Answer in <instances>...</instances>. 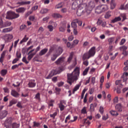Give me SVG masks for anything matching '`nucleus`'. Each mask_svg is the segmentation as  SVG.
Wrapping results in <instances>:
<instances>
[{
  "label": "nucleus",
  "mask_w": 128,
  "mask_h": 128,
  "mask_svg": "<svg viewBox=\"0 0 128 128\" xmlns=\"http://www.w3.org/2000/svg\"><path fill=\"white\" fill-rule=\"evenodd\" d=\"M16 106L18 108H22V102H18V103L16 104Z\"/></svg>",
  "instance_id": "obj_60"
},
{
  "label": "nucleus",
  "mask_w": 128,
  "mask_h": 128,
  "mask_svg": "<svg viewBox=\"0 0 128 128\" xmlns=\"http://www.w3.org/2000/svg\"><path fill=\"white\" fill-rule=\"evenodd\" d=\"M53 18H62V16L60 15V14H52Z\"/></svg>",
  "instance_id": "obj_35"
},
{
  "label": "nucleus",
  "mask_w": 128,
  "mask_h": 128,
  "mask_svg": "<svg viewBox=\"0 0 128 128\" xmlns=\"http://www.w3.org/2000/svg\"><path fill=\"white\" fill-rule=\"evenodd\" d=\"M20 128V124L16 123H13L12 124V128Z\"/></svg>",
  "instance_id": "obj_45"
},
{
  "label": "nucleus",
  "mask_w": 128,
  "mask_h": 128,
  "mask_svg": "<svg viewBox=\"0 0 128 128\" xmlns=\"http://www.w3.org/2000/svg\"><path fill=\"white\" fill-rule=\"evenodd\" d=\"M81 112L84 114H88V112H86V107L84 106L83 108L81 110Z\"/></svg>",
  "instance_id": "obj_41"
},
{
  "label": "nucleus",
  "mask_w": 128,
  "mask_h": 128,
  "mask_svg": "<svg viewBox=\"0 0 128 128\" xmlns=\"http://www.w3.org/2000/svg\"><path fill=\"white\" fill-rule=\"evenodd\" d=\"M80 67H76L73 72L72 74H68V82L70 86L72 84V82L74 80H78V76H80Z\"/></svg>",
  "instance_id": "obj_2"
},
{
  "label": "nucleus",
  "mask_w": 128,
  "mask_h": 128,
  "mask_svg": "<svg viewBox=\"0 0 128 128\" xmlns=\"http://www.w3.org/2000/svg\"><path fill=\"white\" fill-rule=\"evenodd\" d=\"M16 56L17 58H16L20 60V58H22V54L20 53V52L17 51L16 52Z\"/></svg>",
  "instance_id": "obj_36"
},
{
  "label": "nucleus",
  "mask_w": 128,
  "mask_h": 128,
  "mask_svg": "<svg viewBox=\"0 0 128 128\" xmlns=\"http://www.w3.org/2000/svg\"><path fill=\"white\" fill-rule=\"evenodd\" d=\"M20 17V14H16V12L9 11L7 12V15L6 16V18L7 20H14V18H18Z\"/></svg>",
  "instance_id": "obj_5"
},
{
  "label": "nucleus",
  "mask_w": 128,
  "mask_h": 128,
  "mask_svg": "<svg viewBox=\"0 0 128 128\" xmlns=\"http://www.w3.org/2000/svg\"><path fill=\"white\" fill-rule=\"evenodd\" d=\"M12 122V118H8L5 122V126L6 128H10V126Z\"/></svg>",
  "instance_id": "obj_9"
},
{
  "label": "nucleus",
  "mask_w": 128,
  "mask_h": 128,
  "mask_svg": "<svg viewBox=\"0 0 128 128\" xmlns=\"http://www.w3.org/2000/svg\"><path fill=\"white\" fill-rule=\"evenodd\" d=\"M58 114V112H54L53 114H50V118H54L56 116V115Z\"/></svg>",
  "instance_id": "obj_57"
},
{
  "label": "nucleus",
  "mask_w": 128,
  "mask_h": 128,
  "mask_svg": "<svg viewBox=\"0 0 128 128\" xmlns=\"http://www.w3.org/2000/svg\"><path fill=\"white\" fill-rule=\"evenodd\" d=\"M110 86H112V84H110V82H108L106 83V88H110Z\"/></svg>",
  "instance_id": "obj_55"
},
{
  "label": "nucleus",
  "mask_w": 128,
  "mask_h": 128,
  "mask_svg": "<svg viewBox=\"0 0 128 128\" xmlns=\"http://www.w3.org/2000/svg\"><path fill=\"white\" fill-rule=\"evenodd\" d=\"M26 24H23L20 26V30H26Z\"/></svg>",
  "instance_id": "obj_46"
},
{
  "label": "nucleus",
  "mask_w": 128,
  "mask_h": 128,
  "mask_svg": "<svg viewBox=\"0 0 128 128\" xmlns=\"http://www.w3.org/2000/svg\"><path fill=\"white\" fill-rule=\"evenodd\" d=\"M66 102L64 100H60V103L58 104V108H60V112H62V110H64L66 106L64 104H66Z\"/></svg>",
  "instance_id": "obj_7"
},
{
  "label": "nucleus",
  "mask_w": 128,
  "mask_h": 128,
  "mask_svg": "<svg viewBox=\"0 0 128 128\" xmlns=\"http://www.w3.org/2000/svg\"><path fill=\"white\" fill-rule=\"evenodd\" d=\"M12 26V22L6 21L4 22V24L2 25V28H7L8 26Z\"/></svg>",
  "instance_id": "obj_20"
},
{
  "label": "nucleus",
  "mask_w": 128,
  "mask_h": 128,
  "mask_svg": "<svg viewBox=\"0 0 128 128\" xmlns=\"http://www.w3.org/2000/svg\"><path fill=\"white\" fill-rule=\"evenodd\" d=\"M86 10L85 11L84 10V8H82V7H80L78 8L76 11V14L78 16H82L84 14L85 16H86Z\"/></svg>",
  "instance_id": "obj_8"
},
{
  "label": "nucleus",
  "mask_w": 128,
  "mask_h": 128,
  "mask_svg": "<svg viewBox=\"0 0 128 128\" xmlns=\"http://www.w3.org/2000/svg\"><path fill=\"white\" fill-rule=\"evenodd\" d=\"M30 4V1L27 2H17V4H20V6H24V4Z\"/></svg>",
  "instance_id": "obj_22"
},
{
  "label": "nucleus",
  "mask_w": 128,
  "mask_h": 128,
  "mask_svg": "<svg viewBox=\"0 0 128 128\" xmlns=\"http://www.w3.org/2000/svg\"><path fill=\"white\" fill-rule=\"evenodd\" d=\"M36 86V80H30L28 84V88H34Z\"/></svg>",
  "instance_id": "obj_12"
},
{
  "label": "nucleus",
  "mask_w": 128,
  "mask_h": 128,
  "mask_svg": "<svg viewBox=\"0 0 128 128\" xmlns=\"http://www.w3.org/2000/svg\"><path fill=\"white\" fill-rule=\"evenodd\" d=\"M12 28H13L12 27L4 28L2 30V32H4V34H6V32H12Z\"/></svg>",
  "instance_id": "obj_19"
},
{
  "label": "nucleus",
  "mask_w": 128,
  "mask_h": 128,
  "mask_svg": "<svg viewBox=\"0 0 128 128\" xmlns=\"http://www.w3.org/2000/svg\"><path fill=\"white\" fill-rule=\"evenodd\" d=\"M8 115V111L3 110L0 112V120H2V118H4L6 116Z\"/></svg>",
  "instance_id": "obj_14"
},
{
  "label": "nucleus",
  "mask_w": 128,
  "mask_h": 128,
  "mask_svg": "<svg viewBox=\"0 0 128 128\" xmlns=\"http://www.w3.org/2000/svg\"><path fill=\"white\" fill-rule=\"evenodd\" d=\"M116 2L114 0H112L110 2V8L111 10H114V8H116Z\"/></svg>",
  "instance_id": "obj_23"
},
{
  "label": "nucleus",
  "mask_w": 128,
  "mask_h": 128,
  "mask_svg": "<svg viewBox=\"0 0 128 128\" xmlns=\"http://www.w3.org/2000/svg\"><path fill=\"white\" fill-rule=\"evenodd\" d=\"M71 26L72 28H78V24H76V23H74V22H72Z\"/></svg>",
  "instance_id": "obj_49"
},
{
  "label": "nucleus",
  "mask_w": 128,
  "mask_h": 128,
  "mask_svg": "<svg viewBox=\"0 0 128 128\" xmlns=\"http://www.w3.org/2000/svg\"><path fill=\"white\" fill-rule=\"evenodd\" d=\"M86 89L84 88L82 93L80 100H82L84 98V94H86Z\"/></svg>",
  "instance_id": "obj_43"
},
{
  "label": "nucleus",
  "mask_w": 128,
  "mask_h": 128,
  "mask_svg": "<svg viewBox=\"0 0 128 128\" xmlns=\"http://www.w3.org/2000/svg\"><path fill=\"white\" fill-rule=\"evenodd\" d=\"M64 84V82H60L58 83V88H60V86H62Z\"/></svg>",
  "instance_id": "obj_58"
},
{
  "label": "nucleus",
  "mask_w": 128,
  "mask_h": 128,
  "mask_svg": "<svg viewBox=\"0 0 128 128\" xmlns=\"http://www.w3.org/2000/svg\"><path fill=\"white\" fill-rule=\"evenodd\" d=\"M126 41V39L122 38L120 43V46H122V44H124Z\"/></svg>",
  "instance_id": "obj_56"
},
{
  "label": "nucleus",
  "mask_w": 128,
  "mask_h": 128,
  "mask_svg": "<svg viewBox=\"0 0 128 128\" xmlns=\"http://www.w3.org/2000/svg\"><path fill=\"white\" fill-rule=\"evenodd\" d=\"M64 52V50H62V47H58L56 52H57V54H59V56H60V54H62V52Z\"/></svg>",
  "instance_id": "obj_29"
},
{
  "label": "nucleus",
  "mask_w": 128,
  "mask_h": 128,
  "mask_svg": "<svg viewBox=\"0 0 128 128\" xmlns=\"http://www.w3.org/2000/svg\"><path fill=\"white\" fill-rule=\"evenodd\" d=\"M78 6V2H74L72 4V8L73 10H76Z\"/></svg>",
  "instance_id": "obj_33"
},
{
  "label": "nucleus",
  "mask_w": 128,
  "mask_h": 128,
  "mask_svg": "<svg viewBox=\"0 0 128 128\" xmlns=\"http://www.w3.org/2000/svg\"><path fill=\"white\" fill-rule=\"evenodd\" d=\"M94 54H96V47L94 46L91 48L88 52L83 54L82 56V64L85 66H88L89 64L88 60H90V58L94 56Z\"/></svg>",
  "instance_id": "obj_1"
},
{
  "label": "nucleus",
  "mask_w": 128,
  "mask_h": 128,
  "mask_svg": "<svg viewBox=\"0 0 128 128\" xmlns=\"http://www.w3.org/2000/svg\"><path fill=\"white\" fill-rule=\"evenodd\" d=\"M94 2H90L88 3V7L86 8L85 14H86V16H90V14L92 10V8H94Z\"/></svg>",
  "instance_id": "obj_6"
},
{
  "label": "nucleus",
  "mask_w": 128,
  "mask_h": 128,
  "mask_svg": "<svg viewBox=\"0 0 128 128\" xmlns=\"http://www.w3.org/2000/svg\"><path fill=\"white\" fill-rule=\"evenodd\" d=\"M106 10H108V6L106 5H99L95 8V14H97L104 12Z\"/></svg>",
  "instance_id": "obj_3"
},
{
  "label": "nucleus",
  "mask_w": 128,
  "mask_h": 128,
  "mask_svg": "<svg viewBox=\"0 0 128 128\" xmlns=\"http://www.w3.org/2000/svg\"><path fill=\"white\" fill-rule=\"evenodd\" d=\"M66 29L64 28V26H61L59 28V31L62 32H64Z\"/></svg>",
  "instance_id": "obj_48"
},
{
  "label": "nucleus",
  "mask_w": 128,
  "mask_h": 128,
  "mask_svg": "<svg viewBox=\"0 0 128 128\" xmlns=\"http://www.w3.org/2000/svg\"><path fill=\"white\" fill-rule=\"evenodd\" d=\"M88 70H90V67L86 68L83 71L82 76H86L88 74Z\"/></svg>",
  "instance_id": "obj_32"
},
{
  "label": "nucleus",
  "mask_w": 128,
  "mask_h": 128,
  "mask_svg": "<svg viewBox=\"0 0 128 128\" xmlns=\"http://www.w3.org/2000/svg\"><path fill=\"white\" fill-rule=\"evenodd\" d=\"M115 108L117 112H122V104H118L116 105Z\"/></svg>",
  "instance_id": "obj_15"
},
{
  "label": "nucleus",
  "mask_w": 128,
  "mask_h": 128,
  "mask_svg": "<svg viewBox=\"0 0 128 128\" xmlns=\"http://www.w3.org/2000/svg\"><path fill=\"white\" fill-rule=\"evenodd\" d=\"M35 54L36 53H32L30 54L28 57V60H32V58H34V56Z\"/></svg>",
  "instance_id": "obj_40"
},
{
  "label": "nucleus",
  "mask_w": 128,
  "mask_h": 128,
  "mask_svg": "<svg viewBox=\"0 0 128 128\" xmlns=\"http://www.w3.org/2000/svg\"><path fill=\"white\" fill-rule=\"evenodd\" d=\"M8 74V70H1V74L2 76H6Z\"/></svg>",
  "instance_id": "obj_37"
},
{
  "label": "nucleus",
  "mask_w": 128,
  "mask_h": 128,
  "mask_svg": "<svg viewBox=\"0 0 128 128\" xmlns=\"http://www.w3.org/2000/svg\"><path fill=\"white\" fill-rule=\"evenodd\" d=\"M63 6L64 5L62 4V2L59 3L56 6L55 8H57V9L60 8H62Z\"/></svg>",
  "instance_id": "obj_39"
},
{
  "label": "nucleus",
  "mask_w": 128,
  "mask_h": 128,
  "mask_svg": "<svg viewBox=\"0 0 128 128\" xmlns=\"http://www.w3.org/2000/svg\"><path fill=\"white\" fill-rule=\"evenodd\" d=\"M29 20H31L32 22H34V20H36V18L34 17V16H30L29 18Z\"/></svg>",
  "instance_id": "obj_54"
},
{
  "label": "nucleus",
  "mask_w": 128,
  "mask_h": 128,
  "mask_svg": "<svg viewBox=\"0 0 128 128\" xmlns=\"http://www.w3.org/2000/svg\"><path fill=\"white\" fill-rule=\"evenodd\" d=\"M66 46L68 48H74V44H72L71 45L70 42H68L66 44Z\"/></svg>",
  "instance_id": "obj_38"
},
{
  "label": "nucleus",
  "mask_w": 128,
  "mask_h": 128,
  "mask_svg": "<svg viewBox=\"0 0 128 128\" xmlns=\"http://www.w3.org/2000/svg\"><path fill=\"white\" fill-rule=\"evenodd\" d=\"M90 43L88 42H85L83 44V48H86V46H88Z\"/></svg>",
  "instance_id": "obj_51"
},
{
  "label": "nucleus",
  "mask_w": 128,
  "mask_h": 128,
  "mask_svg": "<svg viewBox=\"0 0 128 128\" xmlns=\"http://www.w3.org/2000/svg\"><path fill=\"white\" fill-rule=\"evenodd\" d=\"M64 70L62 68H59L56 70H53L52 72L50 73L48 76L46 78L47 80H50V78H52L54 76H56V74H60Z\"/></svg>",
  "instance_id": "obj_4"
},
{
  "label": "nucleus",
  "mask_w": 128,
  "mask_h": 128,
  "mask_svg": "<svg viewBox=\"0 0 128 128\" xmlns=\"http://www.w3.org/2000/svg\"><path fill=\"white\" fill-rule=\"evenodd\" d=\"M26 9L24 7L19 8L16 9V12L20 14H24Z\"/></svg>",
  "instance_id": "obj_17"
},
{
  "label": "nucleus",
  "mask_w": 128,
  "mask_h": 128,
  "mask_svg": "<svg viewBox=\"0 0 128 128\" xmlns=\"http://www.w3.org/2000/svg\"><path fill=\"white\" fill-rule=\"evenodd\" d=\"M48 8H42L40 11V13L42 14H47L48 12Z\"/></svg>",
  "instance_id": "obj_31"
},
{
  "label": "nucleus",
  "mask_w": 128,
  "mask_h": 128,
  "mask_svg": "<svg viewBox=\"0 0 128 128\" xmlns=\"http://www.w3.org/2000/svg\"><path fill=\"white\" fill-rule=\"evenodd\" d=\"M48 28L49 29L50 32H52V30H54V26L52 25H48Z\"/></svg>",
  "instance_id": "obj_50"
},
{
  "label": "nucleus",
  "mask_w": 128,
  "mask_h": 128,
  "mask_svg": "<svg viewBox=\"0 0 128 128\" xmlns=\"http://www.w3.org/2000/svg\"><path fill=\"white\" fill-rule=\"evenodd\" d=\"M120 50L122 51V54H124V56H128V52L126 51V50H128V47L126 46H120Z\"/></svg>",
  "instance_id": "obj_10"
},
{
  "label": "nucleus",
  "mask_w": 128,
  "mask_h": 128,
  "mask_svg": "<svg viewBox=\"0 0 128 128\" xmlns=\"http://www.w3.org/2000/svg\"><path fill=\"white\" fill-rule=\"evenodd\" d=\"M48 20H50V16H47L43 18L42 20H43V22H48Z\"/></svg>",
  "instance_id": "obj_62"
},
{
  "label": "nucleus",
  "mask_w": 128,
  "mask_h": 128,
  "mask_svg": "<svg viewBox=\"0 0 128 128\" xmlns=\"http://www.w3.org/2000/svg\"><path fill=\"white\" fill-rule=\"evenodd\" d=\"M100 113L102 114H104V107H102V106H100Z\"/></svg>",
  "instance_id": "obj_52"
},
{
  "label": "nucleus",
  "mask_w": 128,
  "mask_h": 128,
  "mask_svg": "<svg viewBox=\"0 0 128 128\" xmlns=\"http://www.w3.org/2000/svg\"><path fill=\"white\" fill-rule=\"evenodd\" d=\"M64 58H65L64 56H62L59 58L56 62L55 64H56L58 65L61 64H62L64 62Z\"/></svg>",
  "instance_id": "obj_11"
},
{
  "label": "nucleus",
  "mask_w": 128,
  "mask_h": 128,
  "mask_svg": "<svg viewBox=\"0 0 128 128\" xmlns=\"http://www.w3.org/2000/svg\"><path fill=\"white\" fill-rule=\"evenodd\" d=\"M111 14H110V12H106V14H105V18H110V16H111Z\"/></svg>",
  "instance_id": "obj_44"
},
{
  "label": "nucleus",
  "mask_w": 128,
  "mask_h": 128,
  "mask_svg": "<svg viewBox=\"0 0 128 128\" xmlns=\"http://www.w3.org/2000/svg\"><path fill=\"white\" fill-rule=\"evenodd\" d=\"M48 48H44V49L42 50L39 52V56H42L46 54V52H48Z\"/></svg>",
  "instance_id": "obj_18"
},
{
  "label": "nucleus",
  "mask_w": 128,
  "mask_h": 128,
  "mask_svg": "<svg viewBox=\"0 0 128 128\" xmlns=\"http://www.w3.org/2000/svg\"><path fill=\"white\" fill-rule=\"evenodd\" d=\"M110 114L113 116H118V113L117 111L114 110H112L110 112Z\"/></svg>",
  "instance_id": "obj_24"
},
{
  "label": "nucleus",
  "mask_w": 128,
  "mask_h": 128,
  "mask_svg": "<svg viewBox=\"0 0 128 128\" xmlns=\"http://www.w3.org/2000/svg\"><path fill=\"white\" fill-rule=\"evenodd\" d=\"M54 100H50L48 104V106H54Z\"/></svg>",
  "instance_id": "obj_47"
},
{
  "label": "nucleus",
  "mask_w": 128,
  "mask_h": 128,
  "mask_svg": "<svg viewBox=\"0 0 128 128\" xmlns=\"http://www.w3.org/2000/svg\"><path fill=\"white\" fill-rule=\"evenodd\" d=\"M98 104H96V103L94 104H90V112H94V108H96Z\"/></svg>",
  "instance_id": "obj_16"
},
{
  "label": "nucleus",
  "mask_w": 128,
  "mask_h": 128,
  "mask_svg": "<svg viewBox=\"0 0 128 128\" xmlns=\"http://www.w3.org/2000/svg\"><path fill=\"white\" fill-rule=\"evenodd\" d=\"M70 120V115H68L66 117L64 121L65 124H66V122H68V120Z\"/></svg>",
  "instance_id": "obj_59"
},
{
  "label": "nucleus",
  "mask_w": 128,
  "mask_h": 128,
  "mask_svg": "<svg viewBox=\"0 0 128 128\" xmlns=\"http://www.w3.org/2000/svg\"><path fill=\"white\" fill-rule=\"evenodd\" d=\"M28 38L26 37V35H25L24 38L21 41H20V44H22L24 42H28Z\"/></svg>",
  "instance_id": "obj_26"
},
{
  "label": "nucleus",
  "mask_w": 128,
  "mask_h": 128,
  "mask_svg": "<svg viewBox=\"0 0 128 128\" xmlns=\"http://www.w3.org/2000/svg\"><path fill=\"white\" fill-rule=\"evenodd\" d=\"M60 54H53L52 56H51V60L52 62H54L58 58V56H59Z\"/></svg>",
  "instance_id": "obj_27"
},
{
  "label": "nucleus",
  "mask_w": 128,
  "mask_h": 128,
  "mask_svg": "<svg viewBox=\"0 0 128 128\" xmlns=\"http://www.w3.org/2000/svg\"><path fill=\"white\" fill-rule=\"evenodd\" d=\"M80 84H78L77 85H76L72 91V94H74V92H76V90H78L80 89Z\"/></svg>",
  "instance_id": "obj_30"
},
{
  "label": "nucleus",
  "mask_w": 128,
  "mask_h": 128,
  "mask_svg": "<svg viewBox=\"0 0 128 128\" xmlns=\"http://www.w3.org/2000/svg\"><path fill=\"white\" fill-rule=\"evenodd\" d=\"M34 98L40 102V94L39 92L36 94Z\"/></svg>",
  "instance_id": "obj_34"
},
{
  "label": "nucleus",
  "mask_w": 128,
  "mask_h": 128,
  "mask_svg": "<svg viewBox=\"0 0 128 128\" xmlns=\"http://www.w3.org/2000/svg\"><path fill=\"white\" fill-rule=\"evenodd\" d=\"M94 88H90L89 90V92L90 94H94Z\"/></svg>",
  "instance_id": "obj_61"
},
{
  "label": "nucleus",
  "mask_w": 128,
  "mask_h": 128,
  "mask_svg": "<svg viewBox=\"0 0 128 128\" xmlns=\"http://www.w3.org/2000/svg\"><path fill=\"white\" fill-rule=\"evenodd\" d=\"M114 42V37H112L108 39V44H110V46H112V42Z\"/></svg>",
  "instance_id": "obj_28"
},
{
  "label": "nucleus",
  "mask_w": 128,
  "mask_h": 128,
  "mask_svg": "<svg viewBox=\"0 0 128 128\" xmlns=\"http://www.w3.org/2000/svg\"><path fill=\"white\" fill-rule=\"evenodd\" d=\"M10 94L11 96H14V98H18L20 96V94H18V92H16V90H12Z\"/></svg>",
  "instance_id": "obj_13"
},
{
  "label": "nucleus",
  "mask_w": 128,
  "mask_h": 128,
  "mask_svg": "<svg viewBox=\"0 0 128 128\" xmlns=\"http://www.w3.org/2000/svg\"><path fill=\"white\" fill-rule=\"evenodd\" d=\"M74 56V55L72 54H70V56H69V58L68 59V64H70V62H72V57Z\"/></svg>",
  "instance_id": "obj_42"
},
{
  "label": "nucleus",
  "mask_w": 128,
  "mask_h": 128,
  "mask_svg": "<svg viewBox=\"0 0 128 128\" xmlns=\"http://www.w3.org/2000/svg\"><path fill=\"white\" fill-rule=\"evenodd\" d=\"M55 90L56 92H58V94H60V90H62L60 88H58V87H56L55 88Z\"/></svg>",
  "instance_id": "obj_63"
},
{
  "label": "nucleus",
  "mask_w": 128,
  "mask_h": 128,
  "mask_svg": "<svg viewBox=\"0 0 128 128\" xmlns=\"http://www.w3.org/2000/svg\"><path fill=\"white\" fill-rule=\"evenodd\" d=\"M120 20H122V18L120 16H118L112 20L111 22L114 24L115 22H120Z\"/></svg>",
  "instance_id": "obj_21"
},
{
  "label": "nucleus",
  "mask_w": 128,
  "mask_h": 128,
  "mask_svg": "<svg viewBox=\"0 0 128 128\" xmlns=\"http://www.w3.org/2000/svg\"><path fill=\"white\" fill-rule=\"evenodd\" d=\"M16 102H18V100L16 99L12 100L9 102V106H12L13 104H16Z\"/></svg>",
  "instance_id": "obj_25"
},
{
  "label": "nucleus",
  "mask_w": 128,
  "mask_h": 128,
  "mask_svg": "<svg viewBox=\"0 0 128 128\" xmlns=\"http://www.w3.org/2000/svg\"><path fill=\"white\" fill-rule=\"evenodd\" d=\"M22 62H24L25 64H28L29 62H28L26 60V57H23L22 59Z\"/></svg>",
  "instance_id": "obj_53"
},
{
  "label": "nucleus",
  "mask_w": 128,
  "mask_h": 128,
  "mask_svg": "<svg viewBox=\"0 0 128 128\" xmlns=\"http://www.w3.org/2000/svg\"><path fill=\"white\" fill-rule=\"evenodd\" d=\"M38 6H33L32 8V12L34 11V10H38Z\"/></svg>",
  "instance_id": "obj_64"
}]
</instances>
